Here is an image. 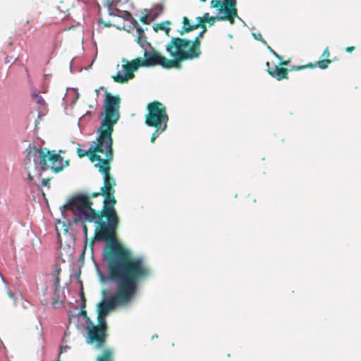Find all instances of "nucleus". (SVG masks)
<instances>
[{
  "instance_id": "obj_1",
  "label": "nucleus",
  "mask_w": 361,
  "mask_h": 361,
  "mask_svg": "<svg viewBox=\"0 0 361 361\" xmlns=\"http://www.w3.org/2000/svg\"><path fill=\"white\" fill-rule=\"evenodd\" d=\"M111 166L102 165L99 171L103 175V186L100 191L90 195L79 194L70 198L66 204L61 207L62 216L66 219L69 213L72 216L73 224H81L86 240H88L87 224L94 223L96 228L90 245L93 249L95 241H105L103 251L127 249L118 240L117 230L119 218L115 209L116 179L111 176Z\"/></svg>"
},
{
  "instance_id": "obj_2",
  "label": "nucleus",
  "mask_w": 361,
  "mask_h": 361,
  "mask_svg": "<svg viewBox=\"0 0 361 361\" xmlns=\"http://www.w3.org/2000/svg\"><path fill=\"white\" fill-rule=\"evenodd\" d=\"M109 278L116 284L113 295L97 305V322H106L109 312L130 304L135 298L138 283L151 275V269L140 257H133L129 249L103 251Z\"/></svg>"
},
{
  "instance_id": "obj_3",
  "label": "nucleus",
  "mask_w": 361,
  "mask_h": 361,
  "mask_svg": "<svg viewBox=\"0 0 361 361\" xmlns=\"http://www.w3.org/2000/svg\"><path fill=\"white\" fill-rule=\"evenodd\" d=\"M104 116L99 129V136L95 145L85 151L79 146L77 154L82 158L87 156L91 162L97 161L94 165L99 170V166H110L114 159L112 133L114 126L120 118V105L121 99L118 94L112 95L108 91L104 94Z\"/></svg>"
},
{
  "instance_id": "obj_4",
  "label": "nucleus",
  "mask_w": 361,
  "mask_h": 361,
  "mask_svg": "<svg viewBox=\"0 0 361 361\" xmlns=\"http://www.w3.org/2000/svg\"><path fill=\"white\" fill-rule=\"evenodd\" d=\"M166 50L172 58L169 59L171 68H180L181 63L199 58L190 39L172 37L166 46Z\"/></svg>"
},
{
  "instance_id": "obj_5",
  "label": "nucleus",
  "mask_w": 361,
  "mask_h": 361,
  "mask_svg": "<svg viewBox=\"0 0 361 361\" xmlns=\"http://www.w3.org/2000/svg\"><path fill=\"white\" fill-rule=\"evenodd\" d=\"M146 109L147 112L145 116V123L154 128L151 137V142L154 143L159 135L166 130L169 118L166 107L159 101L149 103Z\"/></svg>"
},
{
  "instance_id": "obj_6",
  "label": "nucleus",
  "mask_w": 361,
  "mask_h": 361,
  "mask_svg": "<svg viewBox=\"0 0 361 361\" xmlns=\"http://www.w3.org/2000/svg\"><path fill=\"white\" fill-rule=\"evenodd\" d=\"M38 153L39 165L42 171H46L50 169L55 173H59L64 168L69 166V161H65L63 158L54 151H50L47 148L35 149Z\"/></svg>"
},
{
  "instance_id": "obj_7",
  "label": "nucleus",
  "mask_w": 361,
  "mask_h": 361,
  "mask_svg": "<svg viewBox=\"0 0 361 361\" xmlns=\"http://www.w3.org/2000/svg\"><path fill=\"white\" fill-rule=\"evenodd\" d=\"M108 336V326L106 322H97L95 324L92 322L87 325L86 342L94 345L96 348H102Z\"/></svg>"
},
{
  "instance_id": "obj_8",
  "label": "nucleus",
  "mask_w": 361,
  "mask_h": 361,
  "mask_svg": "<svg viewBox=\"0 0 361 361\" xmlns=\"http://www.w3.org/2000/svg\"><path fill=\"white\" fill-rule=\"evenodd\" d=\"M144 58H139L142 67H154L160 66L164 68H172L169 59L162 56L153 47L146 49L143 53Z\"/></svg>"
},
{
  "instance_id": "obj_9",
  "label": "nucleus",
  "mask_w": 361,
  "mask_h": 361,
  "mask_svg": "<svg viewBox=\"0 0 361 361\" xmlns=\"http://www.w3.org/2000/svg\"><path fill=\"white\" fill-rule=\"evenodd\" d=\"M122 61L124 63V64L122 65V68L125 74L123 75L120 72H118L116 75L111 76L114 82L120 84L126 83L129 80L133 79L135 77L134 72L140 67H142L140 63V60L138 58L131 60L130 61H128L125 59H123Z\"/></svg>"
},
{
  "instance_id": "obj_10",
  "label": "nucleus",
  "mask_w": 361,
  "mask_h": 361,
  "mask_svg": "<svg viewBox=\"0 0 361 361\" xmlns=\"http://www.w3.org/2000/svg\"><path fill=\"white\" fill-rule=\"evenodd\" d=\"M210 4L212 8H217L219 14L226 13L234 19L238 17L236 0H212Z\"/></svg>"
},
{
  "instance_id": "obj_11",
  "label": "nucleus",
  "mask_w": 361,
  "mask_h": 361,
  "mask_svg": "<svg viewBox=\"0 0 361 361\" xmlns=\"http://www.w3.org/2000/svg\"><path fill=\"white\" fill-rule=\"evenodd\" d=\"M330 56V51L329 47H326L322 55V58H324V59H321L317 62V64L309 63L307 65L305 66H293L290 70L292 71H300L305 68H314L317 66L320 68L321 69H326L329 67V66L331 63V60H330L329 58Z\"/></svg>"
},
{
  "instance_id": "obj_12",
  "label": "nucleus",
  "mask_w": 361,
  "mask_h": 361,
  "mask_svg": "<svg viewBox=\"0 0 361 361\" xmlns=\"http://www.w3.org/2000/svg\"><path fill=\"white\" fill-rule=\"evenodd\" d=\"M267 73L277 80L288 79V69L280 66H275L274 68L270 67L269 61L266 63Z\"/></svg>"
},
{
  "instance_id": "obj_13",
  "label": "nucleus",
  "mask_w": 361,
  "mask_h": 361,
  "mask_svg": "<svg viewBox=\"0 0 361 361\" xmlns=\"http://www.w3.org/2000/svg\"><path fill=\"white\" fill-rule=\"evenodd\" d=\"M204 23H209V25H214L216 20L228 21L231 24H234L235 19L226 13L219 14L217 16H210L208 13H205L203 16L200 17Z\"/></svg>"
},
{
  "instance_id": "obj_14",
  "label": "nucleus",
  "mask_w": 361,
  "mask_h": 361,
  "mask_svg": "<svg viewBox=\"0 0 361 361\" xmlns=\"http://www.w3.org/2000/svg\"><path fill=\"white\" fill-rule=\"evenodd\" d=\"M182 23L183 26L178 31L180 35H183L185 33H188L196 30V23H191L190 20L186 16L183 18Z\"/></svg>"
},
{
  "instance_id": "obj_15",
  "label": "nucleus",
  "mask_w": 361,
  "mask_h": 361,
  "mask_svg": "<svg viewBox=\"0 0 361 361\" xmlns=\"http://www.w3.org/2000/svg\"><path fill=\"white\" fill-rule=\"evenodd\" d=\"M61 267L59 264H55L54 265V269L51 273V276L54 278V287L55 291L57 290L59 284H60V278L59 275L61 274Z\"/></svg>"
},
{
  "instance_id": "obj_16",
  "label": "nucleus",
  "mask_w": 361,
  "mask_h": 361,
  "mask_svg": "<svg viewBox=\"0 0 361 361\" xmlns=\"http://www.w3.org/2000/svg\"><path fill=\"white\" fill-rule=\"evenodd\" d=\"M204 33L202 31L196 36L193 40H191L192 45L197 52L198 56L200 57L202 51H201V40L204 37Z\"/></svg>"
},
{
  "instance_id": "obj_17",
  "label": "nucleus",
  "mask_w": 361,
  "mask_h": 361,
  "mask_svg": "<svg viewBox=\"0 0 361 361\" xmlns=\"http://www.w3.org/2000/svg\"><path fill=\"white\" fill-rule=\"evenodd\" d=\"M97 361H113V351L110 349H106L102 355L97 357Z\"/></svg>"
},
{
  "instance_id": "obj_18",
  "label": "nucleus",
  "mask_w": 361,
  "mask_h": 361,
  "mask_svg": "<svg viewBox=\"0 0 361 361\" xmlns=\"http://www.w3.org/2000/svg\"><path fill=\"white\" fill-rule=\"evenodd\" d=\"M169 25H170V22H169V21H165V22H161L160 23H157L156 25V26L154 27V30L155 31L163 30V31L166 32V35H169V32L170 30Z\"/></svg>"
},
{
  "instance_id": "obj_19",
  "label": "nucleus",
  "mask_w": 361,
  "mask_h": 361,
  "mask_svg": "<svg viewBox=\"0 0 361 361\" xmlns=\"http://www.w3.org/2000/svg\"><path fill=\"white\" fill-rule=\"evenodd\" d=\"M140 42H137L145 51L146 49H149L152 47V44L147 41V38L145 36L142 37L141 38V40L139 41Z\"/></svg>"
},
{
  "instance_id": "obj_20",
  "label": "nucleus",
  "mask_w": 361,
  "mask_h": 361,
  "mask_svg": "<svg viewBox=\"0 0 361 361\" xmlns=\"http://www.w3.org/2000/svg\"><path fill=\"white\" fill-rule=\"evenodd\" d=\"M200 27L202 29V32L205 33L207 30L206 23H204L200 18V16L197 18L196 23V29Z\"/></svg>"
},
{
  "instance_id": "obj_21",
  "label": "nucleus",
  "mask_w": 361,
  "mask_h": 361,
  "mask_svg": "<svg viewBox=\"0 0 361 361\" xmlns=\"http://www.w3.org/2000/svg\"><path fill=\"white\" fill-rule=\"evenodd\" d=\"M32 99L36 104H39L41 106L45 105V102H44V99L39 94H38L37 93L33 94Z\"/></svg>"
},
{
  "instance_id": "obj_22",
  "label": "nucleus",
  "mask_w": 361,
  "mask_h": 361,
  "mask_svg": "<svg viewBox=\"0 0 361 361\" xmlns=\"http://www.w3.org/2000/svg\"><path fill=\"white\" fill-rule=\"evenodd\" d=\"M30 21L29 20H27L25 23L21 25V27L20 29V35L26 34L28 31H30Z\"/></svg>"
},
{
  "instance_id": "obj_23",
  "label": "nucleus",
  "mask_w": 361,
  "mask_h": 361,
  "mask_svg": "<svg viewBox=\"0 0 361 361\" xmlns=\"http://www.w3.org/2000/svg\"><path fill=\"white\" fill-rule=\"evenodd\" d=\"M78 314L86 319L87 325L88 324H90V322H91V321H90V318L87 317V314L85 310V308L83 309L82 306L81 307V310L80 311Z\"/></svg>"
},
{
  "instance_id": "obj_24",
  "label": "nucleus",
  "mask_w": 361,
  "mask_h": 361,
  "mask_svg": "<svg viewBox=\"0 0 361 361\" xmlns=\"http://www.w3.org/2000/svg\"><path fill=\"white\" fill-rule=\"evenodd\" d=\"M137 36V42H140L139 41L141 40V38L145 36L144 30L141 27H137L136 29Z\"/></svg>"
},
{
  "instance_id": "obj_25",
  "label": "nucleus",
  "mask_w": 361,
  "mask_h": 361,
  "mask_svg": "<svg viewBox=\"0 0 361 361\" xmlns=\"http://www.w3.org/2000/svg\"><path fill=\"white\" fill-rule=\"evenodd\" d=\"M71 224V222L68 219L67 220L66 223V222H63L62 226L63 228V231H64L65 233H68V228H69Z\"/></svg>"
},
{
  "instance_id": "obj_26",
  "label": "nucleus",
  "mask_w": 361,
  "mask_h": 361,
  "mask_svg": "<svg viewBox=\"0 0 361 361\" xmlns=\"http://www.w3.org/2000/svg\"><path fill=\"white\" fill-rule=\"evenodd\" d=\"M148 15H145V16H142L140 18V20L143 23V24H149V22L148 20Z\"/></svg>"
},
{
  "instance_id": "obj_27",
  "label": "nucleus",
  "mask_w": 361,
  "mask_h": 361,
  "mask_svg": "<svg viewBox=\"0 0 361 361\" xmlns=\"http://www.w3.org/2000/svg\"><path fill=\"white\" fill-rule=\"evenodd\" d=\"M7 295L12 300L13 304H16V298L14 294L8 288L7 289Z\"/></svg>"
},
{
  "instance_id": "obj_28",
  "label": "nucleus",
  "mask_w": 361,
  "mask_h": 361,
  "mask_svg": "<svg viewBox=\"0 0 361 361\" xmlns=\"http://www.w3.org/2000/svg\"><path fill=\"white\" fill-rule=\"evenodd\" d=\"M50 180L51 179L49 178H46L42 179V185L49 187Z\"/></svg>"
},
{
  "instance_id": "obj_29",
  "label": "nucleus",
  "mask_w": 361,
  "mask_h": 361,
  "mask_svg": "<svg viewBox=\"0 0 361 361\" xmlns=\"http://www.w3.org/2000/svg\"><path fill=\"white\" fill-rule=\"evenodd\" d=\"M80 298H81V300L82 301V306L83 309H85V307H86V299H85V294H84V293L82 291L80 293Z\"/></svg>"
},
{
  "instance_id": "obj_30",
  "label": "nucleus",
  "mask_w": 361,
  "mask_h": 361,
  "mask_svg": "<svg viewBox=\"0 0 361 361\" xmlns=\"http://www.w3.org/2000/svg\"><path fill=\"white\" fill-rule=\"evenodd\" d=\"M68 346H61V348H60V352H59V358H58L57 361H61V360H60V356H61V355L63 353L66 352V351L67 350V349H68Z\"/></svg>"
},
{
  "instance_id": "obj_31",
  "label": "nucleus",
  "mask_w": 361,
  "mask_h": 361,
  "mask_svg": "<svg viewBox=\"0 0 361 361\" xmlns=\"http://www.w3.org/2000/svg\"><path fill=\"white\" fill-rule=\"evenodd\" d=\"M269 50H270V52L276 57L279 60H282V56L279 54H278L275 51H274L273 49H271L270 47H269Z\"/></svg>"
},
{
  "instance_id": "obj_32",
  "label": "nucleus",
  "mask_w": 361,
  "mask_h": 361,
  "mask_svg": "<svg viewBox=\"0 0 361 361\" xmlns=\"http://www.w3.org/2000/svg\"><path fill=\"white\" fill-rule=\"evenodd\" d=\"M281 61L280 62L279 66H281V67L282 66H288L290 63V59L286 60V61H282V60H281Z\"/></svg>"
},
{
  "instance_id": "obj_33",
  "label": "nucleus",
  "mask_w": 361,
  "mask_h": 361,
  "mask_svg": "<svg viewBox=\"0 0 361 361\" xmlns=\"http://www.w3.org/2000/svg\"><path fill=\"white\" fill-rule=\"evenodd\" d=\"M354 50H355V47H353V46H351V47H347L345 48V51H346L347 52H349V53H351V52H352L353 51H354Z\"/></svg>"
},
{
  "instance_id": "obj_34",
  "label": "nucleus",
  "mask_w": 361,
  "mask_h": 361,
  "mask_svg": "<svg viewBox=\"0 0 361 361\" xmlns=\"http://www.w3.org/2000/svg\"><path fill=\"white\" fill-rule=\"evenodd\" d=\"M27 179L30 183H31L33 180L32 176H31V173L30 171L27 172Z\"/></svg>"
},
{
  "instance_id": "obj_35",
  "label": "nucleus",
  "mask_w": 361,
  "mask_h": 361,
  "mask_svg": "<svg viewBox=\"0 0 361 361\" xmlns=\"http://www.w3.org/2000/svg\"><path fill=\"white\" fill-rule=\"evenodd\" d=\"M104 89V87L103 86H101L99 88L95 90V92H96V94L98 96L99 95V91L101 90H103Z\"/></svg>"
},
{
  "instance_id": "obj_36",
  "label": "nucleus",
  "mask_w": 361,
  "mask_h": 361,
  "mask_svg": "<svg viewBox=\"0 0 361 361\" xmlns=\"http://www.w3.org/2000/svg\"><path fill=\"white\" fill-rule=\"evenodd\" d=\"M132 23L133 24L134 26H136L138 24L137 21L135 19H133Z\"/></svg>"
},
{
  "instance_id": "obj_37",
  "label": "nucleus",
  "mask_w": 361,
  "mask_h": 361,
  "mask_svg": "<svg viewBox=\"0 0 361 361\" xmlns=\"http://www.w3.org/2000/svg\"><path fill=\"white\" fill-rule=\"evenodd\" d=\"M108 4L109 6H111L113 4V0H108Z\"/></svg>"
},
{
  "instance_id": "obj_38",
  "label": "nucleus",
  "mask_w": 361,
  "mask_h": 361,
  "mask_svg": "<svg viewBox=\"0 0 361 361\" xmlns=\"http://www.w3.org/2000/svg\"><path fill=\"white\" fill-rule=\"evenodd\" d=\"M25 71H26L27 78H30V74H29V71H28V68H25Z\"/></svg>"
},
{
  "instance_id": "obj_39",
  "label": "nucleus",
  "mask_w": 361,
  "mask_h": 361,
  "mask_svg": "<svg viewBox=\"0 0 361 361\" xmlns=\"http://www.w3.org/2000/svg\"><path fill=\"white\" fill-rule=\"evenodd\" d=\"M126 15L129 16V17H131V14L129 12H128V11H126Z\"/></svg>"
},
{
  "instance_id": "obj_40",
  "label": "nucleus",
  "mask_w": 361,
  "mask_h": 361,
  "mask_svg": "<svg viewBox=\"0 0 361 361\" xmlns=\"http://www.w3.org/2000/svg\"><path fill=\"white\" fill-rule=\"evenodd\" d=\"M200 1H203V2H204V1H206L207 0H200Z\"/></svg>"
}]
</instances>
